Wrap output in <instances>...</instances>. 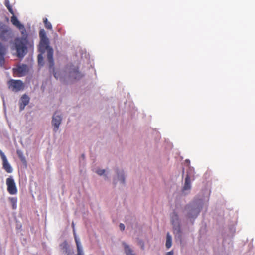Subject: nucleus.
Listing matches in <instances>:
<instances>
[{"label": "nucleus", "instance_id": "9b49d317", "mask_svg": "<svg viewBox=\"0 0 255 255\" xmlns=\"http://www.w3.org/2000/svg\"><path fill=\"white\" fill-rule=\"evenodd\" d=\"M61 249L66 255H72L73 252L69 247L68 244L66 241H64L60 245Z\"/></svg>", "mask_w": 255, "mask_h": 255}, {"label": "nucleus", "instance_id": "39448f33", "mask_svg": "<svg viewBox=\"0 0 255 255\" xmlns=\"http://www.w3.org/2000/svg\"><path fill=\"white\" fill-rule=\"evenodd\" d=\"M8 88L14 92H18L24 89V83L20 80L11 79L7 82Z\"/></svg>", "mask_w": 255, "mask_h": 255}, {"label": "nucleus", "instance_id": "6ab92c4d", "mask_svg": "<svg viewBox=\"0 0 255 255\" xmlns=\"http://www.w3.org/2000/svg\"><path fill=\"white\" fill-rule=\"evenodd\" d=\"M16 153H17V154L18 157L20 159V160L23 163H26V159H25V157H24V156L23 155V153L22 151H21L20 150H17Z\"/></svg>", "mask_w": 255, "mask_h": 255}, {"label": "nucleus", "instance_id": "2eb2a0df", "mask_svg": "<svg viewBox=\"0 0 255 255\" xmlns=\"http://www.w3.org/2000/svg\"><path fill=\"white\" fill-rule=\"evenodd\" d=\"M191 180L189 175H187L185 179V184L183 187L184 190H189L191 189Z\"/></svg>", "mask_w": 255, "mask_h": 255}, {"label": "nucleus", "instance_id": "b1692460", "mask_svg": "<svg viewBox=\"0 0 255 255\" xmlns=\"http://www.w3.org/2000/svg\"><path fill=\"white\" fill-rule=\"evenodd\" d=\"M105 170L104 169H99L96 171L97 173L99 175H102L104 174Z\"/></svg>", "mask_w": 255, "mask_h": 255}, {"label": "nucleus", "instance_id": "6e6552de", "mask_svg": "<svg viewBox=\"0 0 255 255\" xmlns=\"http://www.w3.org/2000/svg\"><path fill=\"white\" fill-rule=\"evenodd\" d=\"M61 115L59 114L58 112H56L53 115L52 120V124L54 126L53 130L54 132H56L58 130L59 127L61 123Z\"/></svg>", "mask_w": 255, "mask_h": 255}, {"label": "nucleus", "instance_id": "f03ea898", "mask_svg": "<svg viewBox=\"0 0 255 255\" xmlns=\"http://www.w3.org/2000/svg\"><path fill=\"white\" fill-rule=\"evenodd\" d=\"M17 28L20 31L22 37L15 38L14 44L16 50L17 56L21 58L27 53V33L24 25L22 28Z\"/></svg>", "mask_w": 255, "mask_h": 255}, {"label": "nucleus", "instance_id": "7ed1b4c3", "mask_svg": "<svg viewBox=\"0 0 255 255\" xmlns=\"http://www.w3.org/2000/svg\"><path fill=\"white\" fill-rule=\"evenodd\" d=\"M12 29L3 22L0 21V40L7 42L13 37Z\"/></svg>", "mask_w": 255, "mask_h": 255}, {"label": "nucleus", "instance_id": "5701e85b", "mask_svg": "<svg viewBox=\"0 0 255 255\" xmlns=\"http://www.w3.org/2000/svg\"><path fill=\"white\" fill-rule=\"evenodd\" d=\"M138 245H139L142 250L144 249V242L141 240H138Z\"/></svg>", "mask_w": 255, "mask_h": 255}, {"label": "nucleus", "instance_id": "cd10ccee", "mask_svg": "<svg viewBox=\"0 0 255 255\" xmlns=\"http://www.w3.org/2000/svg\"><path fill=\"white\" fill-rule=\"evenodd\" d=\"M54 77H55L56 79H57V78H58V77H57V73H55L54 74Z\"/></svg>", "mask_w": 255, "mask_h": 255}, {"label": "nucleus", "instance_id": "a878e982", "mask_svg": "<svg viewBox=\"0 0 255 255\" xmlns=\"http://www.w3.org/2000/svg\"><path fill=\"white\" fill-rule=\"evenodd\" d=\"M119 228L121 230L124 231L125 229V225L122 223H120L119 225Z\"/></svg>", "mask_w": 255, "mask_h": 255}, {"label": "nucleus", "instance_id": "ddd939ff", "mask_svg": "<svg viewBox=\"0 0 255 255\" xmlns=\"http://www.w3.org/2000/svg\"><path fill=\"white\" fill-rule=\"evenodd\" d=\"M29 102V97H21L19 100L20 110H23Z\"/></svg>", "mask_w": 255, "mask_h": 255}, {"label": "nucleus", "instance_id": "9d476101", "mask_svg": "<svg viewBox=\"0 0 255 255\" xmlns=\"http://www.w3.org/2000/svg\"><path fill=\"white\" fill-rule=\"evenodd\" d=\"M0 156L2 161V166L3 168L5 171L8 173H10L12 172L13 169L9 163L7 158L4 153L0 149Z\"/></svg>", "mask_w": 255, "mask_h": 255}, {"label": "nucleus", "instance_id": "0eeeda50", "mask_svg": "<svg viewBox=\"0 0 255 255\" xmlns=\"http://www.w3.org/2000/svg\"><path fill=\"white\" fill-rule=\"evenodd\" d=\"M7 186V191L11 195H15L17 193V189L14 179L11 177H8L6 180Z\"/></svg>", "mask_w": 255, "mask_h": 255}, {"label": "nucleus", "instance_id": "f257e3e1", "mask_svg": "<svg viewBox=\"0 0 255 255\" xmlns=\"http://www.w3.org/2000/svg\"><path fill=\"white\" fill-rule=\"evenodd\" d=\"M40 37V42L39 45V50L41 52L38 55V62L39 64L43 65V57L42 54L47 50V60L49 64L50 69H53L54 65V60L53 58V49L49 46V40L47 37L46 32L44 29H41L39 33Z\"/></svg>", "mask_w": 255, "mask_h": 255}, {"label": "nucleus", "instance_id": "c756f323", "mask_svg": "<svg viewBox=\"0 0 255 255\" xmlns=\"http://www.w3.org/2000/svg\"><path fill=\"white\" fill-rule=\"evenodd\" d=\"M23 96H26V94L23 95Z\"/></svg>", "mask_w": 255, "mask_h": 255}, {"label": "nucleus", "instance_id": "aec40b11", "mask_svg": "<svg viewBox=\"0 0 255 255\" xmlns=\"http://www.w3.org/2000/svg\"><path fill=\"white\" fill-rule=\"evenodd\" d=\"M43 22L44 23L45 27L48 30H51L52 28V25L51 23L48 21V20L46 18L43 19Z\"/></svg>", "mask_w": 255, "mask_h": 255}, {"label": "nucleus", "instance_id": "1a4fd4ad", "mask_svg": "<svg viewBox=\"0 0 255 255\" xmlns=\"http://www.w3.org/2000/svg\"><path fill=\"white\" fill-rule=\"evenodd\" d=\"M70 77L74 80H79L83 76V74L79 71L78 67L70 66L69 68Z\"/></svg>", "mask_w": 255, "mask_h": 255}, {"label": "nucleus", "instance_id": "423d86ee", "mask_svg": "<svg viewBox=\"0 0 255 255\" xmlns=\"http://www.w3.org/2000/svg\"><path fill=\"white\" fill-rule=\"evenodd\" d=\"M28 71V67L24 64H18L12 69L13 75L18 77L26 75Z\"/></svg>", "mask_w": 255, "mask_h": 255}, {"label": "nucleus", "instance_id": "dca6fc26", "mask_svg": "<svg viewBox=\"0 0 255 255\" xmlns=\"http://www.w3.org/2000/svg\"><path fill=\"white\" fill-rule=\"evenodd\" d=\"M7 53V49L5 45L0 42V56H5Z\"/></svg>", "mask_w": 255, "mask_h": 255}, {"label": "nucleus", "instance_id": "20e7f679", "mask_svg": "<svg viewBox=\"0 0 255 255\" xmlns=\"http://www.w3.org/2000/svg\"><path fill=\"white\" fill-rule=\"evenodd\" d=\"M4 5L7 7L9 12L12 15L11 17V22L13 25L16 28H22L23 25L21 24L18 20L17 17L15 15L14 12L13 10L12 6L10 4L9 0H4Z\"/></svg>", "mask_w": 255, "mask_h": 255}, {"label": "nucleus", "instance_id": "4be33fe9", "mask_svg": "<svg viewBox=\"0 0 255 255\" xmlns=\"http://www.w3.org/2000/svg\"><path fill=\"white\" fill-rule=\"evenodd\" d=\"M5 58L4 56H0V65L1 67H3L5 64Z\"/></svg>", "mask_w": 255, "mask_h": 255}, {"label": "nucleus", "instance_id": "4468645a", "mask_svg": "<svg viewBox=\"0 0 255 255\" xmlns=\"http://www.w3.org/2000/svg\"><path fill=\"white\" fill-rule=\"evenodd\" d=\"M123 245L126 255H136L133 250L126 243H123Z\"/></svg>", "mask_w": 255, "mask_h": 255}, {"label": "nucleus", "instance_id": "bb28decb", "mask_svg": "<svg viewBox=\"0 0 255 255\" xmlns=\"http://www.w3.org/2000/svg\"><path fill=\"white\" fill-rule=\"evenodd\" d=\"M166 255H173V251L169 252L166 254Z\"/></svg>", "mask_w": 255, "mask_h": 255}, {"label": "nucleus", "instance_id": "c85d7f7f", "mask_svg": "<svg viewBox=\"0 0 255 255\" xmlns=\"http://www.w3.org/2000/svg\"><path fill=\"white\" fill-rule=\"evenodd\" d=\"M72 225L73 228H74V223H72Z\"/></svg>", "mask_w": 255, "mask_h": 255}, {"label": "nucleus", "instance_id": "f8f14e48", "mask_svg": "<svg viewBox=\"0 0 255 255\" xmlns=\"http://www.w3.org/2000/svg\"><path fill=\"white\" fill-rule=\"evenodd\" d=\"M74 235L77 250V254L76 255H84L82 245L79 241V239L76 236L75 232H74Z\"/></svg>", "mask_w": 255, "mask_h": 255}, {"label": "nucleus", "instance_id": "a211bd4d", "mask_svg": "<svg viewBox=\"0 0 255 255\" xmlns=\"http://www.w3.org/2000/svg\"><path fill=\"white\" fill-rule=\"evenodd\" d=\"M172 245V237L169 233H167L166 236V247L167 249L170 248Z\"/></svg>", "mask_w": 255, "mask_h": 255}, {"label": "nucleus", "instance_id": "393cba45", "mask_svg": "<svg viewBox=\"0 0 255 255\" xmlns=\"http://www.w3.org/2000/svg\"><path fill=\"white\" fill-rule=\"evenodd\" d=\"M118 176H119V178L120 180H121L122 183H124L125 182V179H124L123 173L122 172L121 173V175L120 176L119 175H118Z\"/></svg>", "mask_w": 255, "mask_h": 255}, {"label": "nucleus", "instance_id": "f3484780", "mask_svg": "<svg viewBox=\"0 0 255 255\" xmlns=\"http://www.w3.org/2000/svg\"><path fill=\"white\" fill-rule=\"evenodd\" d=\"M8 199L12 205V209L13 210L16 209L17 208V198L16 197H9Z\"/></svg>", "mask_w": 255, "mask_h": 255}, {"label": "nucleus", "instance_id": "412c9836", "mask_svg": "<svg viewBox=\"0 0 255 255\" xmlns=\"http://www.w3.org/2000/svg\"><path fill=\"white\" fill-rule=\"evenodd\" d=\"M178 217L177 214L175 212H173L171 216V222L173 224L175 222L178 221Z\"/></svg>", "mask_w": 255, "mask_h": 255}]
</instances>
